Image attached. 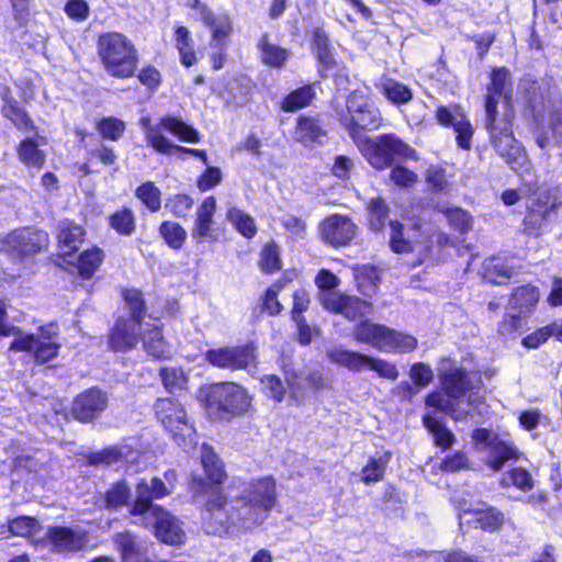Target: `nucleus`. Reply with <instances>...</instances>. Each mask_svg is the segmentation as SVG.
I'll return each instance as SVG.
<instances>
[{
    "mask_svg": "<svg viewBox=\"0 0 562 562\" xmlns=\"http://www.w3.org/2000/svg\"><path fill=\"white\" fill-rule=\"evenodd\" d=\"M97 130L103 138L116 142L125 131V123L120 119L110 116L98 122Z\"/></svg>",
    "mask_w": 562,
    "mask_h": 562,
    "instance_id": "nucleus-52",
    "label": "nucleus"
},
{
    "mask_svg": "<svg viewBox=\"0 0 562 562\" xmlns=\"http://www.w3.org/2000/svg\"><path fill=\"white\" fill-rule=\"evenodd\" d=\"M132 493L125 481H119L111 485L105 493V507L108 509H119L123 506L131 507Z\"/></svg>",
    "mask_w": 562,
    "mask_h": 562,
    "instance_id": "nucleus-36",
    "label": "nucleus"
},
{
    "mask_svg": "<svg viewBox=\"0 0 562 562\" xmlns=\"http://www.w3.org/2000/svg\"><path fill=\"white\" fill-rule=\"evenodd\" d=\"M319 302L327 311L340 313L349 321H355L371 313V304L369 302L338 292L323 293L319 296Z\"/></svg>",
    "mask_w": 562,
    "mask_h": 562,
    "instance_id": "nucleus-16",
    "label": "nucleus"
},
{
    "mask_svg": "<svg viewBox=\"0 0 562 562\" xmlns=\"http://www.w3.org/2000/svg\"><path fill=\"white\" fill-rule=\"evenodd\" d=\"M314 98V88L312 85H307L289 93L282 101L281 108L285 112H294L307 106Z\"/></svg>",
    "mask_w": 562,
    "mask_h": 562,
    "instance_id": "nucleus-37",
    "label": "nucleus"
},
{
    "mask_svg": "<svg viewBox=\"0 0 562 562\" xmlns=\"http://www.w3.org/2000/svg\"><path fill=\"white\" fill-rule=\"evenodd\" d=\"M540 294L536 286L526 284L514 290L509 303L508 314L499 324L502 335H510L521 325V318L527 316L538 303Z\"/></svg>",
    "mask_w": 562,
    "mask_h": 562,
    "instance_id": "nucleus-11",
    "label": "nucleus"
},
{
    "mask_svg": "<svg viewBox=\"0 0 562 562\" xmlns=\"http://www.w3.org/2000/svg\"><path fill=\"white\" fill-rule=\"evenodd\" d=\"M385 344L386 347L382 349L383 352H409L417 347V339L391 328Z\"/></svg>",
    "mask_w": 562,
    "mask_h": 562,
    "instance_id": "nucleus-44",
    "label": "nucleus"
},
{
    "mask_svg": "<svg viewBox=\"0 0 562 562\" xmlns=\"http://www.w3.org/2000/svg\"><path fill=\"white\" fill-rule=\"evenodd\" d=\"M216 211V200L214 196L206 198L196 211L195 224L192 229V237L199 241L205 239H215V233L212 228L213 216Z\"/></svg>",
    "mask_w": 562,
    "mask_h": 562,
    "instance_id": "nucleus-24",
    "label": "nucleus"
},
{
    "mask_svg": "<svg viewBox=\"0 0 562 562\" xmlns=\"http://www.w3.org/2000/svg\"><path fill=\"white\" fill-rule=\"evenodd\" d=\"M369 369L375 371L379 376L396 380L398 378V370L396 366L390 361L379 358H370Z\"/></svg>",
    "mask_w": 562,
    "mask_h": 562,
    "instance_id": "nucleus-61",
    "label": "nucleus"
},
{
    "mask_svg": "<svg viewBox=\"0 0 562 562\" xmlns=\"http://www.w3.org/2000/svg\"><path fill=\"white\" fill-rule=\"evenodd\" d=\"M47 535L55 549L60 552H76L87 543L85 533L67 527H55Z\"/></svg>",
    "mask_w": 562,
    "mask_h": 562,
    "instance_id": "nucleus-27",
    "label": "nucleus"
},
{
    "mask_svg": "<svg viewBox=\"0 0 562 562\" xmlns=\"http://www.w3.org/2000/svg\"><path fill=\"white\" fill-rule=\"evenodd\" d=\"M227 220L245 237L251 238L257 232L255 221L241 210L232 206L227 211Z\"/></svg>",
    "mask_w": 562,
    "mask_h": 562,
    "instance_id": "nucleus-46",
    "label": "nucleus"
},
{
    "mask_svg": "<svg viewBox=\"0 0 562 562\" xmlns=\"http://www.w3.org/2000/svg\"><path fill=\"white\" fill-rule=\"evenodd\" d=\"M313 45L316 57L322 67L325 69L331 67L334 65V57L331 54L329 38L323 29L317 27L314 31Z\"/></svg>",
    "mask_w": 562,
    "mask_h": 562,
    "instance_id": "nucleus-42",
    "label": "nucleus"
},
{
    "mask_svg": "<svg viewBox=\"0 0 562 562\" xmlns=\"http://www.w3.org/2000/svg\"><path fill=\"white\" fill-rule=\"evenodd\" d=\"M445 215L450 226L460 233H467L472 228L471 215L461 209H448Z\"/></svg>",
    "mask_w": 562,
    "mask_h": 562,
    "instance_id": "nucleus-57",
    "label": "nucleus"
},
{
    "mask_svg": "<svg viewBox=\"0 0 562 562\" xmlns=\"http://www.w3.org/2000/svg\"><path fill=\"white\" fill-rule=\"evenodd\" d=\"M172 486H167L159 477H153L149 482L142 479L135 486V498L131 504L130 514L137 517V522H146L153 515L162 509L155 505L154 499L168 496Z\"/></svg>",
    "mask_w": 562,
    "mask_h": 562,
    "instance_id": "nucleus-9",
    "label": "nucleus"
},
{
    "mask_svg": "<svg viewBox=\"0 0 562 562\" xmlns=\"http://www.w3.org/2000/svg\"><path fill=\"white\" fill-rule=\"evenodd\" d=\"M286 386L281 378L276 374H266L260 379L263 393L273 400L276 403H281L284 400L286 391L289 392L290 400L296 404H301L305 397V390L303 384V376L301 373L293 369H283Z\"/></svg>",
    "mask_w": 562,
    "mask_h": 562,
    "instance_id": "nucleus-12",
    "label": "nucleus"
},
{
    "mask_svg": "<svg viewBox=\"0 0 562 562\" xmlns=\"http://www.w3.org/2000/svg\"><path fill=\"white\" fill-rule=\"evenodd\" d=\"M326 136V131L318 119L302 115L297 119L294 139L306 147H313L315 144H322Z\"/></svg>",
    "mask_w": 562,
    "mask_h": 562,
    "instance_id": "nucleus-28",
    "label": "nucleus"
},
{
    "mask_svg": "<svg viewBox=\"0 0 562 562\" xmlns=\"http://www.w3.org/2000/svg\"><path fill=\"white\" fill-rule=\"evenodd\" d=\"M98 54L105 71L112 77L131 78L137 69V50L132 41L121 33L100 35Z\"/></svg>",
    "mask_w": 562,
    "mask_h": 562,
    "instance_id": "nucleus-4",
    "label": "nucleus"
},
{
    "mask_svg": "<svg viewBox=\"0 0 562 562\" xmlns=\"http://www.w3.org/2000/svg\"><path fill=\"white\" fill-rule=\"evenodd\" d=\"M251 405L252 396L244 386L234 382L211 385L205 396L206 409L218 418L244 415L250 411Z\"/></svg>",
    "mask_w": 562,
    "mask_h": 562,
    "instance_id": "nucleus-5",
    "label": "nucleus"
},
{
    "mask_svg": "<svg viewBox=\"0 0 562 562\" xmlns=\"http://www.w3.org/2000/svg\"><path fill=\"white\" fill-rule=\"evenodd\" d=\"M390 329L385 325L375 324L367 319L355 327L352 337L358 342L368 344L374 349L382 351L386 347L385 339L390 335Z\"/></svg>",
    "mask_w": 562,
    "mask_h": 562,
    "instance_id": "nucleus-23",
    "label": "nucleus"
},
{
    "mask_svg": "<svg viewBox=\"0 0 562 562\" xmlns=\"http://www.w3.org/2000/svg\"><path fill=\"white\" fill-rule=\"evenodd\" d=\"M390 225V247L394 252H418L419 262L428 256L429 246L417 238L418 231L416 227H404L397 221H389Z\"/></svg>",
    "mask_w": 562,
    "mask_h": 562,
    "instance_id": "nucleus-15",
    "label": "nucleus"
},
{
    "mask_svg": "<svg viewBox=\"0 0 562 562\" xmlns=\"http://www.w3.org/2000/svg\"><path fill=\"white\" fill-rule=\"evenodd\" d=\"M205 359L213 367L231 371L247 370L256 366L252 345L210 349L205 353Z\"/></svg>",
    "mask_w": 562,
    "mask_h": 562,
    "instance_id": "nucleus-13",
    "label": "nucleus"
},
{
    "mask_svg": "<svg viewBox=\"0 0 562 562\" xmlns=\"http://www.w3.org/2000/svg\"><path fill=\"white\" fill-rule=\"evenodd\" d=\"M145 322L119 319L112 329L110 345L115 351H128L136 347Z\"/></svg>",
    "mask_w": 562,
    "mask_h": 562,
    "instance_id": "nucleus-20",
    "label": "nucleus"
},
{
    "mask_svg": "<svg viewBox=\"0 0 562 562\" xmlns=\"http://www.w3.org/2000/svg\"><path fill=\"white\" fill-rule=\"evenodd\" d=\"M485 452V463L494 471L502 470V468L508 460L515 459L517 457L516 447L499 438L494 439V441L490 443V448Z\"/></svg>",
    "mask_w": 562,
    "mask_h": 562,
    "instance_id": "nucleus-31",
    "label": "nucleus"
},
{
    "mask_svg": "<svg viewBox=\"0 0 562 562\" xmlns=\"http://www.w3.org/2000/svg\"><path fill=\"white\" fill-rule=\"evenodd\" d=\"M510 74L505 67L494 68L491 74V83L487 86L485 113L486 117L497 116V104L502 97L509 99Z\"/></svg>",
    "mask_w": 562,
    "mask_h": 562,
    "instance_id": "nucleus-21",
    "label": "nucleus"
},
{
    "mask_svg": "<svg viewBox=\"0 0 562 562\" xmlns=\"http://www.w3.org/2000/svg\"><path fill=\"white\" fill-rule=\"evenodd\" d=\"M60 345L58 342L57 326L49 324L37 330V364L45 363L55 358Z\"/></svg>",
    "mask_w": 562,
    "mask_h": 562,
    "instance_id": "nucleus-29",
    "label": "nucleus"
},
{
    "mask_svg": "<svg viewBox=\"0 0 562 562\" xmlns=\"http://www.w3.org/2000/svg\"><path fill=\"white\" fill-rule=\"evenodd\" d=\"M135 195L147 206L151 212H157L161 206V192L154 184V182L147 181L139 186Z\"/></svg>",
    "mask_w": 562,
    "mask_h": 562,
    "instance_id": "nucleus-48",
    "label": "nucleus"
},
{
    "mask_svg": "<svg viewBox=\"0 0 562 562\" xmlns=\"http://www.w3.org/2000/svg\"><path fill=\"white\" fill-rule=\"evenodd\" d=\"M459 519L461 528L468 524L484 531L493 532L503 526L505 517L498 508L484 504L481 507L462 509Z\"/></svg>",
    "mask_w": 562,
    "mask_h": 562,
    "instance_id": "nucleus-19",
    "label": "nucleus"
},
{
    "mask_svg": "<svg viewBox=\"0 0 562 562\" xmlns=\"http://www.w3.org/2000/svg\"><path fill=\"white\" fill-rule=\"evenodd\" d=\"M193 200L188 194H176L166 203V209L177 217H184L191 210Z\"/></svg>",
    "mask_w": 562,
    "mask_h": 562,
    "instance_id": "nucleus-60",
    "label": "nucleus"
},
{
    "mask_svg": "<svg viewBox=\"0 0 562 562\" xmlns=\"http://www.w3.org/2000/svg\"><path fill=\"white\" fill-rule=\"evenodd\" d=\"M140 339L145 351L149 356L156 359L169 357V346L165 341L161 330L156 325L145 322Z\"/></svg>",
    "mask_w": 562,
    "mask_h": 562,
    "instance_id": "nucleus-30",
    "label": "nucleus"
},
{
    "mask_svg": "<svg viewBox=\"0 0 562 562\" xmlns=\"http://www.w3.org/2000/svg\"><path fill=\"white\" fill-rule=\"evenodd\" d=\"M124 297L132 315L128 321L144 322L146 308L142 293L135 289L126 290Z\"/></svg>",
    "mask_w": 562,
    "mask_h": 562,
    "instance_id": "nucleus-56",
    "label": "nucleus"
},
{
    "mask_svg": "<svg viewBox=\"0 0 562 562\" xmlns=\"http://www.w3.org/2000/svg\"><path fill=\"white\" fill-rule=\"evenodd\" d=\"M46 403H43L42 416L52 425L60 426L63 422L67 420L66 406L57 398H45Z\"/></svg>",
    "mask_w": 562,
    "mask_h": 562,
    "instance_id": "nucleus-50",
    "label": "nucleus"
},
{
    "mask_svg": "<svg viewBox=\"0 0 562 562\" xmlns=\"http://www.w3.org/2000/svg\"><path fill=\"white\" fill-rule=\"evenodd\" d=\"M74 259H76V267L79 274L85 279H90L102 263L104 254L99 247H92L77 257L72 256V258H66L65 261L74 263Z\"/></svg>",
    "mask_w": 562,
    "mask_h": 562,
    "instance_id": "nucleus-32",
    "label": "nucleus"
},
{
    "mask_svg": "<svg viewBox=\"0 0 562 562\" xmlns=\"http://www.w3.org/2000/svg\"><path fill=\"white\" fill-rule=\"evenodd\" d=\"M109 224L117 234L132 235L136 229L135 215L131 209L124 207L109 217Z\"/></svg>",
    "mask_w": 562,
    "mask_h": 562,
    "instance_id": "nucleus-41",
    "label": "nucleus"
},
{
    "mask_svg": "<svg viewBox=\"0 0 562 562\" xmlns=\"http://www.w3.org/2000/svg\"><path fill=\"white\" fill-rule=\"evenodd\" d=\"M202 20L212 31V43L226 44L232 32L229 18L226 14L215 15L209 9H203Z\"/></svg>",
    "mask_w": 562,
    "mask_h": 562,
    "instance_id": "nucleus-33",
    "label": "nucleus"
},
{
    "mask_svg": "<svg viewBox=\"0 0 562 562\" xmlns=\"http://www.w3.org/2000/svg\"><path fill=\"white\" fill-rule=\"evenodd\" d=\"M382 90L386 99L394 104L407 103L413 98L411 89L395 80H386L383 83Z\"/></svg>",
    "mask_w": 562,
    "mask_h": 562,
    "instance_id": "nucleus-49",
    "label": "nucleus"
},
{
    "mask_svg": "<svg viewBox=\"0 0 562 562\" xmlns=\"http://www.w3.org/2000/svg\"><path fill=\"white\" fill-rule=\"evenodd\" d=\"M501 484L503 486L513 485L520 490L527 491L532 488L533 481L527 470L522 468H515L503 475Z\"/></svg>",
    "mask_w": 562,
    "mask_h": 562,
    "instance_id": "nucleus-53",
    "label": "nucleus"
},
{
    "mask_svg": "<svg viewBox=\"0 0 562 562\" xmlns=\"http://www.w3.org/2000/svg\"><path fill=\"white\" fill-rule=\"evenodd\" d=\"M142 525L153 526L155 536L162 542L176 546L184 541L186 533L178 518L164 508Z\"/></svg>",
    "mask_w": 562,
    "mask_h": 562,
    "instance_id": "nucleus-18",
    "label": "nucleus"
},
{
    "mask_svg": "<svg viewBox=\"0 0 562 562\" xmlns=\"http://www.w3.org/2000/svg\"><path fill=\"white\" fill-rule=\"evenodd\" d=\"M155 412L178 446L184 450L195 447V430L188 422L183 406L177 400L169 397L157 400Z\"/></svg>",
    "mask_w": 562,
    "mask_h": 562,
    "instance_id": "nucleus-6",
    "label": "nucleus"
},
{
    "mask_svg": "<svg viewBox=\"0 0 562 562\" xmlns=\"http://www.w3.org/2000/svg\"><path fill=\"white\" fill-rule=\"evenodd\" d=\"M357 225L345 215L334 214L319 225L322 239L334 247L348 245L356 236Z\"/></svg>",
    "mask_w": 562,
    "mask_h": 562,
    "instance_id": "nucleus-17",
    "label": "nucleus"
},
{
    "mask_svg": "<svg viewBox=\"0 0 562 562\" xmlns=\"http://www.w3.org/2000/svg\"><path fill=\"white\" fill-rule=\"evenodd\" d=\"M436 119L441 125L453 127L457 143L462 149L471 148L474 130L462 113H452L447 106H439L436 111Z\"/></svg>",
    "mask_w": 562,
    "mask_h": 562,
    "instance_id": "nucleus-22",
    "label": "nucleus"
},
{
    "mask_svg": "<svg viewBox=\"0 0 562 562\" xmlns=\"http://www.w3.org/2000/svg\"><path fill=\"white\" fill-rule=\"evenodd\" d=\"M457 400L449 397L446 393L434 392L427 395L425 403L427 406L436 407L449 416Z\"/></svg>",
    "mask_w": 562,
    "mask_h": 562,
    "instance_id": "nucleus-64",
    "label": "nucleus"
},
{
    "mask_svg": "<svg viewBox=\"0 0 562 562\" xmlns=\"http://www.w3.org/2000/svg\"><path fill=\"white\" fill-rule=\"evenodd\" d=\"M159 234L167 245L173 249H180L187 239L186 229L176 222H162L159 226Z\"/></svg>",
    "mask_w": 562,
    "mask_h": 562,
    "instance_id": "nucleus-45",
    "label": "nucleus"
},
{
    "mask_svg": "<svg viewBox=\"0 0 562 562\" xmlns=\"http://www.w3.org/2000/svg\"><path fill=\"white\" fill-rule=\"evenodd\" d=\"M34 520L30 517H19L11 521L9 528H0V539L8 538L7 533L19 537H31L34 530Z\"/></svg>",
    "mask_w": 562,
    "mask_h": 562,
    "instance_id": "nucleus-55",
    "label": "nucleus"
},
{
    "mask_svg": "<svg viewBox=\"0 0 562 562\" xmlns=\"http://www.w3.org/2000/svg\"><path fill=\"white\" fill-rule=\"evenodd\" d=\"M548 115V127L552 132L553 136L562 142V104L555 102L552 108L547 112Z\"/></svg>",
    "mask_w": 562,
    "mask_h": 562,
    "instance_id": "nucleus-63",
    "label": "nucleus"
},
{
    "mask_svg": "<svg viewBox=\"0 0 562 562\" xmlns=\"http://www.w3.org/2000/svg\"><path fill=\"white\" fill-rule=\"evenodd\" d=\"M369 226L374 232H380L389 221L390 209L383 199H371L368 202Z\"/></svg>",
    "mask_w": 562,
    "mask_h": 562,
    "instance_id": "nucleus-40",
    "label": "nucleus"
},
{
    "mask_svg": "<svg viewBox=\"0 0 562 562\" xmlns=\"http://www.w3.org/2000/svg\"><path fill=\"white\" fill-rule=\"evenodd\" d=\"M159 375L165 389L170 393L183 390L188 382L184 371L177 367L161 368Z\"/></svg>",
    "mask_w": 562,
    "mask_h": 562,
    "instance_id": "nucleus-47",
    "label": "nucleus"
},
{
    "mask_svg": "<svg viewBox=\"0 0 562 562\" xmlns=\"http://www.w3.org/2000/svg\"><path fill=\"white\" fill-rule=\"evenodd\" d=\"M140 124L144 128L147 144L150 145L156 151L164 155H171L172 148L180 147L179 145L172 144L167 137H165L161 134L160 128L172 133L181 140L190 143L200 142L199 132L177 117L165 116L160 120L158 125H151L149 117H142Z\"/></svg>",
    "mask_w": 562,
    "mask_h": 562,
    "instance_id": "nucleus-7",
    "label": "nucleus"
},
{
    "mask_svg": "<svg viewBox=\"0 0 562 562\" xmlns=\"http://www.w3.org/2000/svg\"><path fill=\"white\" fill-rule=\"evenodd\" d=\"M85 235V229L72 221L64 220L59 223L57 239L64 259L72 258V252L83 241Z\"/></svg>",
    "mask_w": 562,
    "mask_h": 562,
    "instance_id": "nucleus-25",
    "label": "nucleus"
},
{
    "mask_svg": "<svg viewBox=\"0 0 562 562\" xmlns=\"http://www.w3.org/2000/svg\"><path fill=\"white\" fill-rule=\"evenodd\" d=\"M200 451L206 480L193 476L192 484L196 496L204 492L207 495L201 512L205 532L224 536L252 531L263 525L278 503L276 481L271 476L251 480L243 483L237 494L228 496L214 486L226 475L222 461L206 443Z\"/></svg>",
    "mask_w": 562,
    "mask_h": 562,
    "instance_id": "nucleus-1",
    "label": "nucleus"
},
{
    "mask_svg": "<svg viewBox=\"0 0 562 562\" xmlns=\"http://www.w3.org/2000/svg\"><path fill=\"white\" fill-rule=\"evenodd\" d=\"M549 211L546 207L529 210L522 222V231L529 236L538 237L548 227Z\"/></svg>",
    "mask_w": 562,
    "mask_h": 562,
    "instance_id": "nucleus-35",
    "label": "nucleus"
},
{
    "mask_svg": "<svg viewBox=\"0 0 562 562\" xmlns=\"http://www.w3.org/2000/svg\"><path fill=\"white\" fill-rule=\"evenodd\" d=\"M109 404L108 393L99 387H90L78 394L71 406V415L81 423L99 418Z\"/></svg>",
    "mask_w": 562,
    "mask_h": 562,
    "instance_id": "nucleus-14",
    "label": "nucleus"
},
{
    "mask_svg": "<svg viewBox=\"0 0 562 562\" xmlns=\"http://www.w3.org/2000/svg\"><path fill=\"white\" fill-rule=\"evenodd\" d=\"M259 49L261 60L271 67H282L289 57L286 49L268 42V36L265 34L259 41Z\"/></svg>",
    "mask_w": 562,
    "mask_h": 562,
    "instance_id": "nucleus-34",
    "label": "nucleus"
},
{
    "mask_svg": "<svg viewBox=\"0 0 562 562\" xmlns=\"http://www.w3.org/2000/svg\"><path fill=\"white\" fill-rule=\"evenodd\" d=\"M124 457L123 448L109 447L88 456V462L92 465H112Z\"/></svg>",
    "mask_w": 562,
    "mask_h": 562,
    "instance_id": "nucleus-54",
    "label": "nucleus"
},
{
    "mask_svg": "<svg viewBox=\"0 0 562 562\" xmlns=\"http://www.w3.org/2000/svg\"><path fill=\"white\" fill-rule=\"evenodd\" d=\"M3 115L21 130L32 128V120L18 102L5 100L2 108Z\"/></svg>",
    "mask_w": 562,
    "mask_h": 562,
    "instance_id": "nucleus-51",
    "label": "nucleus"
},
{
    "mask_svg": "<svg viewBox=\"0 0 562 562\" xmlns=\"http://www.w3.org/2000/svg\"><path fill=\"white\" fill-rule=\"evenodd\" d=\"M335 115L363 157L376 170H385L397 159H416V151L394 133L371 138L372 132L382 123L381 113L367 93L355 90L344 103L335 105Z\"/></svg>",
    "mask_w": 562,
    "mask_h": 562,
    "instance_id": "nucleus-2",
    "label": "nucleus"
},
{
    "mask_svg": "<svg viewBox=\"0 0 562 562\" xmlns=\"http://www.w3.org/2000/svg\"><path fill=\"white\" fill-rule=\"evenodd\" d=\"M424 425L428 431L434 436L437 446L447 449L454 442V435L437 418L432 416L424 417Z\"/></svg>",
    "mask_w": 562,
    "mask_h": 562,
    "instance_id": "nucleus-43",
    "label": "nucleus"
},
{
    "mask_svg": "<svg viewBox=\"0 0 562 562\" xmlns=\"http://www.w3.org/2000/svg\"><path fill=\"white\" fill-rule=\"evenodd\" d=\"M409 378L413 383L420 390L427 386L434 379V372L430 366L424 362H416L411 367Z\"/></svg>",
    "mask_w": 562,
    "mask_h": 562,
    "instance_id": "nucleus-59",
    "label": "nucleus"
},
{
    "mask_svg": "<svg viewBox=\"0 0 562 562\" xmlns=\"http://www.w3.org/2000/svg\"><path fill=\"white\" fill-rule=\"evenodd\" d=\"M445 393L452 398H462L468 395V404L475 405L477 395L473 392L480 389L481 376L476 372H468L452 364L449 359H443L438 369Z\"/></svg>",
    "mask_w": 562,
    "mask_h": 562,
    "instance_id": "nucleus-8",
    "label": "nucleus"
},
{
    "mask_svg": "<svg viewBox=\"0 0 562 562\" xmlns=\"http://www.w3.org/2000/svg\"><path fill=\"white\" fill-rule=\"evenodd\" d=\"M260 267L266 272H274L281 269L279 248L274 244L263 247L260 255Z\"/></svg>",
    "mask_w": 562,
    "mask_h": 562,
    "instance_id": "nucleus-58",
    "label": "nucleus"
},
{
    "mask_svg": "<svg viewBox=\"0 0 562 562\" xmlns=\"http://www.w3.org/2000/svg\"><path fill=\"white\" fill-rule=\"evenodd\" d=\"M122 562H147L146 546L130 531L119 532L113 538Z\"/></svg>",
    "mask_w": 562,
    "mask_h": 562,
    "instance_id": "nucleus-26",
    "label": "nucleus"
},
{
    "mask_svg": "<svg viewBox=\"0 0 562 562\" xmlns=\"http://www.w3.org/2000/svg\"><path fill=\"white\" fill-rule=\"evenodd\" d=\"M7 243L16 255L26 256L35 251L33 232L30 228L13 232L8 236Z\"/></svg>",
    "mask_w": 562,
    "mask_h": 562,
    "instance_id": "nucleus-38",
    "label": "nucleus"
},
{
    "mask_svg": "<svg viewBox=\"0 0 562 562\" xmlns=\"http://www.w3.org/2000/svg\"><path fill=\"white\" fill-rule=\"evenodd\" d=\"M520 89L524 94L526 110L538 126H543L548 110L557 102L552 98L553 87L544 79L533 80L526 77L520 82Z\"/></svg>",
    "mask_w": 562,
    "mask_h": 562,
    "instance_id": "nucleus-10",
    "label": "nucleus"
},
{
    "mask_svg": "<svg viewBox=\"0 0 562 562\" xmlns=\"http://www.w3.org/2000/svg\"><path fill=\"white\" fill-rule=\"evenodd\" d=\"M390 459L391 457L389 452H385L378 458H370L362 469V482L366 484H372L382 481Z\"/></svg>",
    "mask_w": 562,
    "mask_h": 562,
    "instance_id": "nucleus-39",
    "label": "nucleus"
},
{
    "mask_svg": "<svg viewBox=\"0 0 562 562\" xmlns=\"http://www.w3.org/2000/svg\"><path fill=\"white\" fill-rule=\"evenodd\" d=\"M486 128L491 143L497 155L515 171L530 188L537 184L525 148L514 137L512 123L507 117H486Z\"/></svg>",
    "mask_w": 562,
    "mask_h": 562,
    "instance_id": "nucleus-3",
    "label": "nucleus"
},
{
    "mask_svg": "<svg viewBox=\"0 0 562 562\" xmlns=\"http://www.w3.org/2000/svg\"><path fill=\"white\" fill-rule=\"evenodd\" d=\"M390 179L398 187L408 188L417 181V175L412 170L397 165L392 168Z\"/></svg>",
    "mask_w": 562,
    "mask_h": 562,
    "instance_id": "nucleus-62",
    "label": "nucleus"
}]
</instances>
